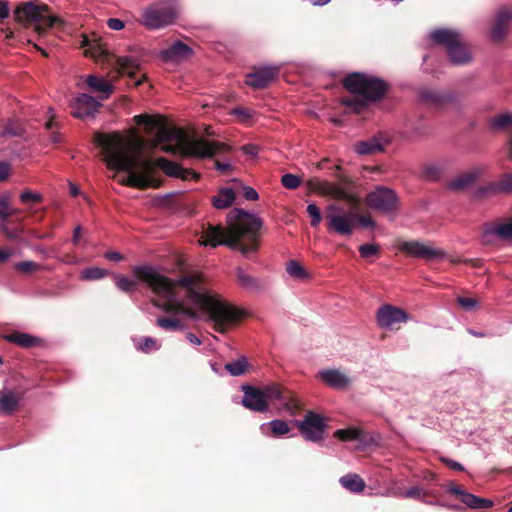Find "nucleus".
I'll list each match as a JSON object with an SVG mask.
<instances>
[{
	"instance_id": "f257e3e1",
	"label": "nucleus",
	"mask_w": 512,
	"mask_h": 512,
	"mask_svg": "<svg viewBox=\"0 0 512 512\" xmlns=\"http://www.w3.org/2000/svg\"><path fill=\"white\" fill-rule=\"evenodd\" d=\"M136 278L144 281L157 296L154 305L169 316L158 317L156 324L164 331H183L186 324L178 317L185 316L193 321H199L201 316L192 307L186 305L174 292V286L179 285L186 290V300L191 305L206 314V321L213 324L218 333H225L228 326L237 322L239 311L221 300L217 295L204 289L200 276L191 274L171 281L162 275L156 267L138 265L133 268Z\"/></svg>"
},
{
	"instance_id": "f03ea898",
	"label": "nucleus",
	"mask_w": 512,
	"mask_h": 512,
	"mask_svg": "<svg viewBox=\"0 0 512 512\" xmlns=\"http://www.w3.org/2000/svg\"><path fill=\"white\" fill-rule=\"evenodd\" d=\"M262 226L263 221L257 214L234 208L227 214V229L209 224L199 243L211 248L227 246L249 258L258 249V232Z\"/></svg>"
},
{
	"instance_id": "7ed1b4c3",
	"label": "nucleus",
	"mask_w": 512,
	"mask_h": 512,
	"mask_svg": "<svg viewBox=\"0 0 512 512\" xmlns=\"http://www.w3.org/2000/svg\"><path fill=\"white\" fill-rule=\"evenodd\" d=\"M96 142L102 148L106 165L110 169L127 172L120 182L124 185L146 188L152 185L151 174L153 165L150 159L144 157L139 146L134 147L119 134H97Z\"/></svg>"
},
{
	"instance_id": "20e7f679",
	"label": "nucleus",
	"mask_w": 512,
	"mask_h": 512,
	"mask_svg": "<svg viewBox=\"0 0 512 512\" xmlns=\"http://www.w3.org/2000/svg\"><path fill=\"white\" fill-rule=\"evenodd\" d=\"M137 125H144L153 134L154 145L164 144L161 149L166 153H181L183 156L199 159L212 158L224 146L218 142L189 138L176 128L167 126L161 118L140 114L134 117Z\"/></svg>"
},
{
	"instance_id": "39448f33",
	"label": "nucleus",
	"mask_w": 512,
	"mask_h": 512,
	"mask_svg": "<svg viewBox=\"0 0 512 512\" xmlns=\"http://www.w3.org/2000/svg\"><path fill=\"white\" fill-rule=\"evenodd\" d=\"M344 87L352 94L341 99V104L355 113L363 112L370 104L381 100L387 92V83L373 75L354 72L343 81Z\"/></svg>"
},
{
	"instance_id": "423d86ee",
	"label": "nucleus",
	"mask_w": 512,
	"mask_h": 512,
	"mask_svg": "<svg viewBox=\"0 0 512 512\" xmlns=\"http://www.w3.org/2000/svg\"><path fill=\"white\" fill-rule=\"evenodd\" d=\"M179 13L178 0H157L143 10L140 23L148 29H161L173 24Z\"/></svg>"
},
{
	"instance_id": "0eeeda50",
	"label": "nucleus",
	"mask_w": 512,
	"mask_h": 512,
	"mask_svg": "<svg viewBox=\"0 0 512 512\" xmlns=\"http://www.w3.org/2000/svg\"><path fill=\"white\" fill-rule=\"evenodd\" d=\"M430 39L446 49L450 62L454 65H465L471 62L472 55L462 42L461 34L453 29H436L430 32Z\"/></svg>"
},
{
	"instance_id": "6e6552de",
	"label": "nucleus",
	"mask_w": 512,
	"mask_h": 512,
	"mask_svg": "<svg viewBox=\"0 0 512 512\" xmlns=\"http://www.w3.org/2000/svg\"><path fill=\"white\" fill-rule=\"evenodd\" d=\"M14 18L18 22L27 20L29 22L36 23L37 30L39 32H42L45 29L56 26L58 24H63V21L60 18L48 14L45 6H38L32 2L19 5L14 10Z\"/></svg>"
},
{
	"instance_id": "1a4fd4ad",
	"label": "nucleus",
	"mask_w": 512,
	"mask_h": 512,
	"mask_svg": "<svg viewBox=\"0 0 512 512\" xmlns=\"http://www.w3.org/2000/svg\"><path fill=\"white\" fill-rule=\"evenodd\" d=\"M261 391L265 402L267 404L269 402L277 403V408L280 412H285L291 416H294L297 413L299 409V401L291 392L274 384L264 386L261 388Z\"/></svg>"
},
{
	"instance_id": "9d476101",
	"label": "nucleus",
	"mask_w": 512,
	"mask_h": 512,
	"mask_svg": "<svg viewBox=\"0 0 512 512\" xmlns=\"http://www.w3.org/2000/svg\"><path fill=\"white\" fill-rule=\"evenodd\" d=\"M366 202L371 209L388 214L397 209L398 197L392 189L378 186L367 195Z\"/></svg>"
},
{
	"instance_id": "9b49d317",
	"label": "nucleus",
	"mask_w": 512,
	"mask_h": 512,
	"mask_svg": "<svg viewBox=\"0 0 512 512\" xmlns=\"http://www.w3.org/2000/svg\"><path fill=\"white\" fill-rule=\"evenodd\" d=\"M375 319L379 328L394 330L396 325L406 323L409 320V315L402 308L391 304H384L377 309Z\"/></svg>"
},
{
	"instance_id": "f8f14e48",
	"label": "nucleus",
	"mask_w": 512,
	"mask_h": 512,
	"mask_svg": "<svg viewBox=\"0 0 512 512\" xmlns=\"http://www.w3.org/2000/svg\"><path fill=\"white\" fill-rule=\"evenodd\" d=\"M295 423L305 440L315 443L323 440L326 424L321 415L308 412L303 420H297Z\"/></svg>"
},
{
	"instance_id": "ddd939ff",
	"label": "nucleus",
	"mask_w": 512,
	"mask_h": 512,
	"mask_svg": "<svg viewBox=\"0 0 512 512\" xmlns=\"http://www.w3.org/2000/svg\"><path fill=\"white\" fill-rule=\"evenodd\" d=\"M327 228L340 235H351L354 228L353 217L342 212L338 205L331 204L327 207Z\"/></svg>"
},
{
	"instance_id": "4468645a",
	"label": "nucleus",
	"mask_w": 512,
	"mask_h": 512,
	"mask_svg": "<svg viewBox=\"0 0 512 512\" xmlns=\"http://www.w3.org/2000/svg\"><path fill=\"white\" fill-rule=\"evenodd\" d=\"M100 100L82 93L73 98L70 102L71 114L77 119L93 118L101 107Z\"/></svg>"
},
{
	"instance_id": "2eb2a0df",
	"label": "nucleus",
	"mask_w": 512,
	"mask_h": 512,
	"mask_svg": "<svg viewBox=\"0 0 512 512\" xmlns=\"http://www.w3.org/2000/svg\"><path fill=\"white\" fill-rule=\"evenodd\" d=\"M145 55L146 52L144 49L134 46L129 49L127 54L117 57L116 65L122 74L133 78L136 71L142 68Z\"/></svg>"
},
{
	"instance_id": "dca6fc26",
	"label": "nucleus",
	"mask_w": 512,
	"mask_h": 512,
	"mask_svg": "<svg viewBox=\"0 0 512 512\" xmlns=\"http://www.w3.org/2000/svg\"><path fill=\"white\" fill-rule=\"evenodd\" d=\"M497 240L512 241V221L488 223L483 226L482 243L484 245H493Z\"/></svg>"
},
{
	"instance_id": "f3484780",
	"label": "nucleus",
	"mask_w": 512,
	"mask_h": 512,
	"mask_svg": "<svg viewBox=\"0 0 512 512\" xmlns=\"http://www.w3.org/2000/svg\"><path fill=\"white\" fill-rule=\"evenodd\" d=\"M400 248L413 257L426 260L441 259L445 255L441 249L431 247L419 241H404L400 244Z\"/></svg>"
},
{
	"instance_id": "a211bd4d",
	"label": "nucleus",
	"mask_w": 512,
	"mask_h": 512,
	"mask_svg": "<svg viewBox=\"0 0 512 512\" xmlns=\"http://www.w3.org/2000/svg\"><path fill=\"white\" fill-rule=\"evenodd\" d=\"M512 25V8L501 7L493 17V26L491 29V38L494 41H501L507 35L509 27Z\"/></svg>"
},
{
	"instance_id": "6ab92c4d",
	"label": "nucleus",
	"mask_w": 512,
	"mask_h": 512,
	"mask_svg": "<svg viewBox=\"0 0 512 512\" xmlns=\"http://www.w3.org/2000/svg\"><path fill=\"white\" fill-rule=\"evenodd\" d=\"M447 491L458 497L463 504L471 509H486L493 506L492 500L471 494L453 483L448 485Z\"/></svg>"
},
{
	"instance_id": "aec40b11",
	"label": "nucleus",
	"mask_w": 512,
	"mask_h": 512,
	"mask_svg": "<svg viewBox=\"0 0 512 512\" xmlns=\"http://www.w3.org/2000/svg\"><path fill=\"white\" fill-rule=\"evenodd\" d=\"M318 377L326 386L335 390H346L351 385V378L339 369H322Z\"/></svg>"
},
{
	"instance_id": "412c9836",
	"label": "nucleus",
	"mask_w": 512,
	"mask_h": 512,
	"mask_svg": "<svg viewBox=\"0 0 512 512\" xmlns=\"http://www.w3.org/2000/svg\"><path fill=\"white\" fill-rule=\"evenodd\" d=\"M278 74V67L264 66L247 74L246 84L254 89H262L268 86Z\"/></svg>"
},
{
	"instance_id": "4be33fe9",
	"label": "nucleus",
	"mask_w": 512,
	"mask_h": 512,
	"mask_svg": "<svg viewBox=\"0 0 512 512\" xmlns=\"http://www.w3.org/2000/svg\"><path fill=\"white\" fill-rule=\"evenodd\" d=\"M156 164L169 177L180 178L183 180H196L199 178V175L195 171L183 168L179 164L164 157H159L156 160Z\"/></svg>"
},
{
	"instance_id": "5701e85b",
	"label": "nucleus",
	"mask_w": 512,
	"mask_h": 512,
	"mask_svg": "<svg viewBox=\"0 0 512 512\" xmlns=\"http://www.w3.org/2000/svg\"><path fill=\"white\" fill-rule=\"evenodd\" d=\"M242 390L244 397L241 403L252 411L265 412L267 410V403L263 397L261 389L254 388L250 385H243Z\"/></svg>"
},
{
	"instance_id": "b1692460",
	"label": "nucleus",
	"mask_w": 512,
	"mask_h": 512,
	"mask_svg": "<svg viewBox=\"0 0 512 512\" xmlns=\"http://www.w3.org/2000/svg\"><path fill=\"white\" fill-rule=\"evenodd\" d=\"M456 98V94L451 91L441 92L432 89H423L420 92V99L435 107H441L446 103L454 102Z\"/></svg>"
},
{
	"instance_id": "393cba45",
	"label": "nucleus",
	"mask_w": 512,
	"mask_h": 512,
	"mask_svg": "<svg viewBox=\"0 0 512 512\" xmlns=\"http://www.w3.org/2000/svg\"><path fill=\"white\" fill-rule=\"evenodd\" d=\"M484 168L475 167L466 171L449 182L448 187L451 190H462L471 186L483 173Z\"/></svg>"
},
{
	"instance_id": "a878e982",
	"label": "nucleus",
	"mask_w": 512,
	"mask_h": 512,
	"mask_svg": "<svg viewBox=\"0 0 512 512\" xmlns=\"http://www.w3.org/2000/svg\"><path fill=\"white\" fill-rule=\"evenodd\" d=\"M87 86L99 94L100 101L107 99L113 92V85L104 77L89 75L86 79Z\"/></svg>"
},
{
	"instance_id": "bb28decb",
	"label": "nucleus",
	"mask_w": 512,
	"mask_h": 512,
	"mask_svg": "<svg viewBox=\"0 0 512 512\" xmlns=\"http://www.w3.org/2000/svg\"><path fill=\"white\" fill-rule=\"evenodd\" d=\"M334 437L341 441H354L358 445V448H362L367 445V439L364 432L355 426H350L345 429H338L334 432Z\"/></svg>"
},
{
	"instance_id": "cd10ccee",
	"label": "nucleus",
	"mask_w": 512,
	"mask_h": 512,
	"mask_svg": "<svg viewBox=\"0 0 512 512\" xmlns=\"http://www.w3.org/2000/svg\"><path fill=\"white\" fill-rule=\"evenodd\" d=\"M10 343L18 345L22 348H31L41 344L42 340L28 333L14 331L3 336Z\"/></svg>"
},
{
	"instance_id": "c85d7f7f",
	"label": "nucleus",
	"mask_w": 512,
	"mask_h": 512,
	"mask_svg": "<svg viewBox=\"0 0 512 512\" xmlns=\"http://www.w3.org/2000/svg\"><path fill=\"white\" fill-rule=\"evenodd\" d=\"M512 192V173L504 175L499 181L478 190V194H498Z\"/></svg>"
},
{
	"instance_id": "c756f323",
	"label": "nucleus",
	"mask_w": 512,
	"mask_h": 512,
	"mask_svg": "<svg viewBox=\"0 0 512 512\" xmlns=\"http://www.w3.org/2000/svg\"><path fill=\"white\" fill-rule=\"evenodd\" d=\"M21 400V395L12 390L0 391V413L10 414Z\"/></svg>"
},
{
	"instance_id": "7c9ffc66",
	"label": "nucleus",
	"mask_w": 512,
	"mask_h": 512,
	"mask_svg": "<svg viewBox=\"0 0 512 512\" xmlns=\"http://www.w3.org/2000/svg\"><path fill=\"white\" fill-rule=\"evenodd\" d=\"M192 54V49L181 41H176L161 52L166 60L187 58Z\"/></svg>"
},
{
	"instance_id": "2f4dec72",
	"label": "nucleus",
	"mask_w": 512,
	"mask_h": 512,
	"mask_svg": "<svg viewBox=\"0 0 512 512\" xmlns=\"http://www.w3.org/2000/svg\"><path fill=\"white\" fill-rule=\"evenodd\" d=\"M236 195L232 188L224 187L212 197V204L216 209H226L233 204Z\"/></svg>"
},
{
	"instance_id": "473e14b6",
	"label": "nucleus",
	"mask_w": 512,
	"mask_h": 512,
	"mask_svg": "<svg viewBox=\"0 0 512 512\" xmlns=\"http://www.w3.org/2000/svg\"><path fill=\"white\" fill-rule=\"evenodd\" d=\"M260 429H261L262 433L265 435L268 434L267 430H270L272 436L277 437V438L282 437L283 435L289 433L291 430V428L289 427L287 422H285L284 420H281V419H274L267 423H263L260 426Z\"/></svg>"
},
{
	"instance_id": "72a5a7b5",
	"label": "nucleus",
	"mask_w": 512,
	"mask_h": 512,
	"mask_svg": "<svg viewBox=\"0 0 512 512\" xmlns=\"http://www.w3.org/2000/svg\"><path fill=\"white\" fill-rule=\"evenodd\" d=\"M235 273H236L237 281L241 287H243L247 290H250V291H261L262 290L263 287H262L260 281L257 278L249 275L243 268H241V267L236 268Z\"/></svg>"
},
{
	"instance_id": "f704fd0d",
	"label": "nucleus",
	"mask_w": 512,
	"mask_h": 512,
	"mask_svg": "<svg viewBox=\"0 0 512 512\" xmlns=\"http://www.w3.org/2000/svg\"><path fill=\"white\" fill-rule=\"evenodd\" d=\"M384 147L380 140L376 137L359 141L355 144V151L359 155H371L379 151H383Z\"/></svg>"
},
{
	"instance_id": "c9c22d12",
	"label": "nucleus",
	"mask_w": 512,
	"mask_h": 512,
	"mask_svg": "<svg viewBox=\"0 0 512 512\" xmlns=\"http://www.w3.org/2000/svg\"><path fill=\"white\" fill-rule=\"evenodd\" d=\"M488 126L495 132L506 131L510 126H512V113L504 112L491 117L488 120Z\"/></svg>"
},
{
	"instance_id": "e433bc0d",
	"label": "nucleus",
	"mask_w": 512,
	"mask_h": 512,
	"mask_svg": "<svg viewBox=\"0 0 512 512\" xmlns=\"http://www.w3.org/2000/svg\"><path fill=\"white\" fill-rule=\"evenodd\" d=\"M340 484L352 493H359L364 490L365 482L363 479L354 473L347 474L340 478Z\"/></svg>"
},
{
	"instance_id": "4c0bfd02",
	"label": "nucleus",
	"mask_w": 512,
	"mask_h": 512,
	"mask_svg": "<svg viewBox=\"0 0 512 512\" xmlns=\"http://www.w3.org/2000/svg\"><path fill=\"white\" fill-rule=\"evenodd\" d=\"M286 272L294 280L304 281L311 278L310 273L296 260H290L286 264Z\"/></svg>"
},
{
	"instance_id": "58836bf2",
	"label": "nucleus",
	"mask_w": 512,
	"mask_h": 512,
	"mask_svg": "<svg viewBox=\"0 0 512 512\" xmlns=\"http://www.w3.org/2000/svg\"><path fill=\"white\" fill-rule=\"evenodd\" d=\"M23 134V128L21 124L14 119H9L2 130H0V140L21 136Z\"/></svg>"
},
{
	"instance_id": "ea45409f",
	"label": "nucleus",
	"mask_w": 512,
	"mask_h": 512,
	"mask_svg": "<svg viewBox=\"0 0 512 512\" xmlns=\"http://www.w3.org/2000/svg\"><path fill=\"white\" fill-rule=\"evenodd\" d=\"M247 367L248 362L245 357H241L225 364V370L232 376L243 375L246 372Z\"/></svg>"
},
{
	"instance_id": "a19ab883",
	"label": "nucleus",
	"mask_w": 512,
	"mask_h": 512,
	"mask_svg": "<svg viewBox=\"0 0 512 512\" xmlns=\"http://www.w3.org/2000/svg\"><path fill=\"white\" fill-rule=\"evenodd\" d=\"M109 275V271L100 267H88L80 273V278L86 281L99 280Z\"/></svg>"
},
{
	"instance_id": "79ce46f5",
	"label": "nucleus",
	"mask_w": 512,
	"mask_h": 512,
	"mask_svg": "<svg viewBox=\"0 0 512 512\" xmlns=\"http://www.w3.org/2000/svg\"><path fill=\"white\" fill-rule=\"evenodd\" d=\"M161 348V343L152 337H143L137 344V349L144 353H151L158 351Z\"/></svg>"
},
{
	"instance_id": "37998d69",
	"label": "nucleus",
	"mask_w": 512,
	"mask_h": 512,
	"mask_svg": "<svg viewBox=\"0 0 512 512\" xmlns=\"http://www.w3.org/2000/svg\"><path fill=\"white\" fill-rule=\"evenodd\" d=\"M116 287L123 292H130L135 289L136 281L123 275H115Z\"/></svg>"
},
{
	"instance_id": "c03bdc74",
	"label": "nucleus",
	"mask_w": 512,
	"mask_h": 512,
	"mask_svg": "<svg viewBox=\"0 0 512 512\" xmlns=\"http://www.w3.org/2000/svg\"><path fill=\"white\" fill-rule=\"evenodd\" d=\"M306 212L311 218V226L317 227L322 220L320 209L315 203H309L307 205Z\"/></svg>"
},
{
	"instance_id": "a18cd8bd",
	"label": "nucleus",
	"mask_w": 512,
	"mask_h": 512,
	"mask_svg": "<svg viewBox=\"0 0 512 512\" xmlns=\"http://www.w3.org/2000/svg\"><path fill=\"white\" fill-rule=\"evenodd\" d=\"M319 189L322 192L332 195L334 197H342L344 195V191L342 188L329 182H322L320 184Z\"/></svg>"
},
{
	"instance_id": "49530a36",
	"label": "nucleus",
	"mask_w": 512,
	"mask_h": 512,
	"mask_svg": "<svg viewBox=\"0 0 512 512\" xmlns=\"http://www.w3.org/2000/svg\"><path fill=\"white\" fill-rule=\"evenodd\" d=\"M401 496L403 498H412L421 501L424 496H427L426 491L420 486H413L404 491Z\"/></svg>"
},
{
	"instance_id": "de8ad7c7",
	"label": "nucleus",
	"mask_w": 512,
	"mask_h": 512,
	"mask_svg": "<svg viewBox=\"0 0 512 512\" xmlns=\"http://www.w3.org/2000/svg\"><path fill=\"white\" fill-rule=\"evenodd\" d=\"M281 183L287 189H296L300 185V178L294 174L287 173L282 176Z\"/></svg>"
},
{
	"instance_id": "09e8293b",
	"label": "nucleus",
	"mask_w": 512,
	"mask_h": 512,
	"mask_svg": "<svg viewBox=\"0 0 512 512\" xmlns=\"http://www.w3.org/2000/svg\"><path fill=\"white\" fill-rule=\"evenodd\" d=\"M20 201L24 204L40 202L43 199L42 194L32 191H24L19 196Z\"/></svg>"
},
{
	"instance_id": "8fccbe9b",
	"label": "nucleus",
	"mask_w": 512,
	"mask_h": 512,
	"mask_svg": "<svg viewBox=\"0 0 512 512\" xmlns=\"http://www.w3.org/2000/svg\"><path fill=\"white\" fill-rule=\"evenodd\" d=\"M15 269L21 273H30L39 269L40 265L34 261H22L15 264Z\"/></svg>"
},
{
	"instance_id": "3c124183",
	"label": "nucleus",
	"mask_w": 512,
	"mask_h": 512,
	"mask_svg": "<svg viewBox=\"0 0 512 512\" xmlns=\"http://www.w3.org/2000/svg\"><path fill=\"white\" fill-rule=\"evenodd\" d=\"M359 253L363 258H369L379 253V246L376 244H363L359 247Z\"/></svg>"
},
{
	"instance_id": "603ef678",
	"label": "nucleus",
	"mask_w": 512,
	"mask_h": 512,
	"mask_svg": "<svg viewBox=\"0 0 512 512\" xmlns=\"http://www.w3.org/2000/svg\"><path fill=\"white\" fill-rule=\"evenodd\" d=\"M441 174V168L437 165H428L423 168V175L429 180H436Z\"/></svg>"
},
{
	"instance_id": "864d4df0",
	"label": "nucleus",
	"mask_w": 512,
	"mask_h": 512,
	"mask_svg": "<svg viewBox=\"0 0 512 512\" xmlns=\"http://www.w3.org/2000/svg\"><path fill=\"white\" fill-rule=\"evenodd\" d=\"M457 302L465 311L473 310L478 304L476 299L467 297H458Z\"/></svg>"
},
{
	"instance_id": "5fc2aeb1",
	"label": "nucleus",
	"mask_w": 512,
	"mask_h": 512,
	"mask_svg": "<svg viewBox=\"0 0 512 512\" xmlns=\"http://www.w3.org/2000/svg\"><path fill=\"white\" fill-rule=\"evenodd\" d=\"M0 228L9 239H19L22 235V229L16 228L14 230H10L4 222L0 223Z\"/></svg>"
},
{
	"instance_id": "6e6d98bb",
	"label": "nucleus",
	"mask_w": 512,
	"mask_h": 512,
	"mask_svg": "<svg viewBox=\"0 0 512 512\" xmlns=\"http://www.w3.org/2000/svg\"><path fill=\"white\" fill-rule=\"evenodd\" d=\"M440 459H441L442 463H444L445 465H447L449 468H451L453 470H457V471L464 470V466L455 460H452L448 457H441Z\"/></svg>"
},
{
	"instance_id": "4d7b16f0",
	"label": "nucleus",
	"mask_w": 512,
	"mask_h": 512,
	"mask_svg": "<svg viewBox=\"0 0 512 512\" xmlns=\"http://www.w3.org/2000/svg\"><path fill=\"white\" fill-rule=\"evenodd\" d=\"M11 216L10 206L6 199H0V218L5 220Z\"/></svg>"
},
{
	"instance_id": "13d9d810",
	"label": "nucleus",
	"mask_w": 512,
	"mask_h": 512,
	"mask_svg": "<svg viewBox=\"0 0 512 512\" xmlns=\"http://www.w3.org/2000/svg\"><path fill=\"white\" fill-rule=\"evenodd\" d=\"M107 26L114 31H120L124 28V22L118 18H109L107 20Z\"/></svg>"
},
{
	"instance_id": "bf43d9fd",
	"label": "nucleus",
	"mask_w": 512,
	"mask_h": 512,
	"mask_svg": "<svg viewBox=\"0 0 512 512\" xmlns=\"http://www.w3.org/2000/svg\"><path fill=\"white\" fill-rule=\"evenodd\" d=\"M243 194L245 199L249 201H256L259 198L257 191L250 186L243 187Z\"/></svg>"
},
{
	"instance_id": "052dcab7",
	"label": "nucleus",
	"mask_w": 512,
	"mask_h": 512,
	"mask_svg": "<svg viewBox=\"0 0 512 512\" xmlns=\"http://www.w3.org/2000/svg\"><path fill=\"white\" fill-rule=\"evenodd\" d=\"M241 150L246 155L256 157L258 155L259 148L254 144H246L241 147Z\"/></svg>"
},
{
	"instance_id": "680f3d73",
	"label": "nucleus",
	"mask_w": 512,
	"mask_h": 512,
	"mask_svg": "<svg viewBox=\"0 0 512 512\" xmlns=\"http://www.w3.org/2000/svg\"><path fill=\"white\" fill-rule=\"evenodd\" d=\"M9 171L10 164L7 162H0V182L4 181L8 177Z\"/></svg>"
},
{
	"instance_id": "e2e57ef3",
	"label": "nucleus",
	"mask_w": 512,
	"mask_h": 512,
	"mask_svg": "<svg viewBox=\"0 0 512 512\" xmlns=\"http://www.w3.org/2000/svg\"><path fill=\"white\" fill-rule=\"evenodd\" d=\"M9 16L8 3L0 0V20H4Z\"/></svg>"
},
{
	"instance_id": "0e129e2a",
	"label": "nucleus",
	"mask_w": 512,
	"mask_h": 512,
	"mask_svg": "<svg viewBox=\"0 0 512 512\" xmlns=\"http://www.w3.org/2000/svg\"><path fill=\"white\" fill-rule=\"evenodd\" d=\"M105 258L111 261L119 262L123 259L122 254L116 251H110L105 253Z\"/></svg>"
},
{
	"instance_id": "69168bd1",
	"label": "nucleus",
	"mask_w": 512,
	"mask_h": 512,
	"mask_svg": "<svg viewBox=\"0 0 512 512\" xmlns=\"http://www.w3.org/2000/svg\"><path fill=\"white\" fill-rule=\"evenodd\" d=\"M233 114L234 115L242 116L243 118H249L252 115V113H251V111L249 109L239 108V107L233 109Z\"/></svg>"
},
{
	"instance_id": "338daca9",
	"label": "nucleus",
	"mask_w": 512,
	"mask_h": 512,
	"mask_svg": "<svg viewBox=\"0 0 512 512\" xmlns=\"http://www.w3.org/2000/svg\"><path fill=\"white\" fill-rule=\"evenodd\" d=\"M186 339L189 341V343L196 345V346H199L202 343L201 340L198 338V336H196L193 333H187Z\"/></svg>"
},
{
	"instance_id": "774afa93",
	"label": "nucleus",
	"mask_w": 512,
	"mask_h": 512,
	"mask_svg": "<svg viewBox=\"0 0 512 512\" xmlns=\"http://www.w3.org/2000/svg\"><path fill=\"white\" fill-rule=\"evenodd\" d=\"M216 169L220 172H226L231 168V164L229 162H216Z\"/></svg>"
}]
</instances>
